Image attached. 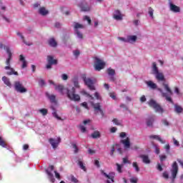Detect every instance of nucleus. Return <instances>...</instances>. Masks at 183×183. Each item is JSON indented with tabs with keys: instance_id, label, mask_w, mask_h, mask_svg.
Instances as JSON below:
<instances>
[{
	"instance_id": "1",
	"label": "nucleus",
	"mask_w": 183,
	"mask_h": 183,
	"mask_svg": "<svg viewBox=\"0 0 183 183\" xmlns=\"http://www.w3.org/2000/svg\"><path fill=\"white\" fill-rule=\"evenodd\" d=\"M5 50L8 55V58L6 60V66L4 67V69H6V71H7V72H6L7 75L18 76V71H15V69H14V68L11 67V60L12 59V52H11V49H9V47L6 46V47H5Z\"/></svg>"
},
{
	"instance_id": "2",
	"label": "nucleus",
	"mask_w": 183,
	"mask_h": 183,
	"mask_svg": "<svg viewBox=\"0 0 183 183\" xmlns=\"http://www.w3.org/2000/svg\"><path fill=\"white\" fill-rule=\"evenodd\" d=\"M162 86L166 92H164V91L161 88H157V91H159V92L162 94V97L163 98H165L167 101H168L169 102H172V99L171 98V97H172L173 93L172 90H171V88H169V85L164 82L162 84Z\"/></svg>"
},
{
	"instance_id": "3",
	"label": "nucleus",
	"mask_w": 183,
	"mask_h": 183,
	"mask_svg": "<svg viewBox=\"0 0 183 183\" xmlns=\"http://www.w3.org/2000/svg\"><path fill=\"white\" fill-rule=\"evenodd\" d=\"M152 72L153 75L155 76V78L157 81H160L162 82H164L165 81V76H164V74L158 69V66H157V63L154 62L152 65Z\"/></svg>"
},
{
	"instance_id": "4",
	"label": "nucleus",
	"mask_w": 183,
	"mask_h": 183,
	"mask_svg": "<svg viewBox=\"0 0 183 183\" xmlns=\"http://www.w3.org/2000/svg\"><path fill=\"white\" fill-rule=\"evenodd\" d=\"M67 97L70 101H74V102H79V101H81L79 94L75 93V87L67 89Z\"/></svg>"
},
{
	"instance_id": "5",
	"label": "nucleus",
	"mask_w": 183,
	"mask_h": 183,
	"mask_svg": "<svg viewBox=\"0 0 183 183\" xmlns=\"http://www.w3.org/2000/svg\"><path fill=\"white\" fill-rule=\"evenodd\" d=\"M74 34L81 41V39H84V34L79 31L80 29H82L84 28V26L82 24H80L79 23H74Z\"/></svg>"
},
{
	"instance_id": "6",
	"label": "nucleus",
	"mask_w": 183,
	"mask_h": 183,
	"mask_svg": "<svg viewBox=\"0 0 183 183\" xmlns=\"http://www.w3.org/2000/svg\"><path fill=\"white\" fill-rule=\"evenodd\" d=\"M14 89L16 91V92H19V94H25V92H28L26 88H25L24 84H22V83H21L19 81L14 82Z\"/></svg>"
},
{
	"instance_id": "7",
	"label": "nucleus",
	"mask_w": 183,
	"mask_h": 183,
	"mask_svg": "<svg viewBox=\"0 0 183 183\" xmlns=\"http://www.w3.org/2000/svg\"><path fill=\"white\" fill-rule=\"evenodd\" d=\"M105 68V62L98 57L95 58L94 60V69L96 71H101Z\"/></svg>"
},
{
	"instance_id": "8",
	"label": "nucleus",
	"mask_w": 183,
	"mask_h": 183,
	"mask_svg": "<svg viewBox=\"0 0 183 183\" xmlns=\"http://www.w3.org/2000/svg\"><path fill=\"white\" fill-rule=\"evenodd\" d=\"M170 172L172 174V177H170V179H172V182H174V181L177 178V174H178V163H177V162H174L172 164Z\"/></svg>"
},
{
	"instance_id": "9",
	"label": "nucleus",
	"mask_w": 183,
	"mask_h": 183,
	"mask_svg": "<svg viewBox=\"0 0 183 183\" xmlns=\"http://www.w3.org/2000/svg\"><path fill=\"white\" fill-rule=\"evenodd\" d=\"M149 105L152 108H154L156 112H159L161 114L164 112V109H162V107H161V106H159V104H158V103H157V102H155L154 99H151L149 102Z\"/></svg>"
},
{
	"instance_id": "10",
	"label": "nucleus",
	"mask_w": 183,
	"mask_h": 183,
	"mask_svg": "<svg viewBox=\"0 0 183 183\" xmlns=\"http://www.w3.org/2000/svg\"><path fill=\"white\" fill-rule=\"evenodd\" d=\"M54 165H50L48 169H46V174L48 175V179L52 183L55 182V177H54V174H52V171H54Z\"/></svg>"
},
{
	"instance_id": "11",
	"label": "nucleus",
	"mask_w": 183,
	"mask_h": 183,
	"mask_svg": "<svg viewBox=\"0 0 183 183\" xmlns=\"http://www.w3.org/2000/svg\"><path fill=\"white\" fill-rule=\"evenodd\" d=\"M49 142L54 149H56V148H58V145L61 144V137L50 138L49 139Z\"/></svg>"
},
{
	"instance_id": "12",
	"label": "nucleus",
	"mask_w": 183,
	"mask_h": 183,
	"mask_svg": "<svg viewBox=\"0 0 183 183\" xmlns=\"http://www.w3.org/2000/svg\"><path fill=\"white\" fill-rule=\"evenodd\" d=\"M102 174L107 179V183H114V178H115V172H110L109 174L102 171Z\"/></svg>"
},
{
	"instance_id": "13",
	"label": "nucleus",
	"mask_w": 183,
	"mask_h": 183,
	"mask_svg": "<svg viewBox=\"0 0 183 183\" xmlns=\"http://www.w3.org/2000/svg\"><path fill=\"white\" fill-rule=\"evenodd\" d=\"M79 6L83 11V12H88L91 11V5H89L86 1H82L79 4Z\"/></svg>"
},
{
	"instance_id": "14",
	"label": "nucleus",
	"mask_w": 183,
	"mask_h": 183,
	"mask_svg": "<svg viewBox=\"0 0 183 183\" xmlns=\"http://www.w3.org/2000/svg\"><path fill=\"white\" fill-rule=\"evenodd\" d=\"M84 81L91 91H94L95 89V86H94V81L92 79L85 77L84 78Z\"/></svg>"
},
{
	"instance_id": "15",
	"label": "nucleus",
	"mask_w": 183,
	"mask_h": 183,
	"mask_svg": "<svg viewBox=\"0 0 183 183\" xmlns=\"http://www.w3.org/2000/svg\"><path fill=\"white\" fill-rule=\"evenodd\" d=\"M127 37V44H135L138 37L135 35H129Z\"/></svg>"
},
{
	"instance_id": "16",
	"label": "nucleus",
	"mask_w": 183,
	"mask_h": 183,
	"mask_svg": "<svg viewBox=\"0 0 183 183\" xmlns=\"http://www.w3.org/2000/svg\"><path fill=\"white\" fill-rule=\"evenodd\" d=\"M169 9L172 12H174L175 14L180 12L181 11L179 6L172 3H169Z\"/></svg>"
},
{
	"instance_id": "17",
	"label": "nucleus",
	"mask_w": 183,
	"mask_h": 183,
	"mask_svg": "<svg viewBox=\"0 0 183 183\" xmlns=\"http://www.w3.org/2000/svg\"><path fill=\"white\" fill-rule=\"evenodd\" d=\"M144 83L150 89H157L158 88L157 84L154 83L152 81H145Z\"/></svg>"
},
{
	"instance_id": "18",
	"label": "nucleus",
	"mask_w": 183,
	"mask_h": 183,
	"mask_svg": "<svg viewBox=\"0 0 183 183\" xmlns=\"http://www.w3.org/2000/svg\"><path fill=\"white\" fill-rule=\"evenodd\" d=\"M39 14L41 15V16H46V15L49 14V11H48L45 7H40L39 9Z\"/></svg>"
},
{
	"instance_id": "19",
	"label": "nucleus",
	"mask_w": 183,
	"mask_h": 183,
	"mask_svg": "<svg viewBox=\"0 0 183 183\" xmlns=\"http://www.w3.org/2000/svg\"><path fill=\"white\" fill-rule=\"evenodd\" d=\"M19 61H20V62L22 63L21 68L24 69V68H26V66H28V62L25 59V57L24 56V55L21 54L19 56Z\"/></svg>"
},
{
	"instance_id": "20",
	"label": "nucleus",
	"mask_w": 183,
	"mask_h": 183,
	"mask_svg": "<svg viewBox=\"0 0 183 183\" xmlns=\"http://www.w3.org/2000/svg\"><path fill=\"white\" fill-rule=\"evenodd\" d=\"M114 18L116 21H122V14L119 10H116L114 14Z\"/></svg>"
},
{
	"instance_id": "21",
	"label": "nucleus",
	"mask_w": 183,
	"mask_h": 183,
	"mask_svg": "<svg viewBox=\"0 0 183 183\" xmlns=\"http://www.w3.org/2000/svg\"><path fill=\"white\" fill-rule=\"evenodd\" d=\"M122 144H123L124 148L128 149L131 147V142L129 141V137L121 141Z\"/></svg>"
},
{
	"instance_id": "22",
	"label": "nucleus",
	"mask_w": 183,
	"mask_h": 183,
	"mask_svg": "<svg viewBox=\"0 0 183 183\" xmlns=\"http://www.w3.org/2000/svg\"><path fill=\"white\" fill-rule=\"evenodd\" d=\"M154 121H155V117L152 116L146 119V124L147 127H152L154 124Z\"/></svg>"
},
{
	"instance_id": "23",
	"label": "nucleus",
	"mask_w": 183,
	"mask_h": 183,
	"mask_svg": "<svg viewBox=\"0 0 183 183\" xmlns=\"http://www.w3.org/2000/svg\"><path fill=\"white\" fill-rule=\"evenodd\" d=\"M149 138H150V139H157L161 142V144H165V141H164L159 135H150L149 136Z\"/></svg>"
},
{
	"instance_id": "24",
	"label": "nucleus",
	"mask_w": 183,
	"mask_h": 183,
	"mask_svg": "<svg viewBox=\"0 0 183 183\" xmlns=\"http://www.w3.org/2000/svg\"><path fill=\"white\" fill-rule=\"evenodd\" d=\"M107 74L110 76V79L114 81V75H115V69L112 68L107 69Z\"/></svg>"
},
{
	"instance_id": "25",
	"label": "nucleus",
	"mask_w": 183,
	"mask_h": 183,
	"mask_svg": "<svg viewBox=\"0 0 183 183\" xmlns=\"http://www.w3.org/2000/svg\"><path fill=\"white\" fill-rule=\"evenodd\" d=\"M47 62L49 64H51V65H56V64H58V61H56V59H54V57L52 56H47Z\"/></svg>"
},
{
	"instance_id": "26",
	"label": "nucleus",
	"mask_w": 183,
	"mask_h": 183,
	"mask_svg": "<svg viewBox=\"0 0 183 183\" xmlns=\"http://www.w3.org/2000/svg\"><path fill=\"white\" fill-rule=\"evenodd\" d=\"M17 36H19L21 38V39L22 40V42L24 44H25V45H27L28 46H31V45H32V43L31 42H26V41H25V38L24 37V36L22 35V33L21 32H17Z\"/></svg>"
},
{
	"instance_id": "27",
	"label": "nucleus",
	"mask_w": 183,
	"mask_h": 183,
	"mask_svg": "<svg viewBox=\"0 0 183 183\" xmlns=\"http://www.w3.org/2000/svg\"><path fill=\"white\" fill-rule=\"evenodd\" d=\"M140 158H142L144 164H151V160H149V157L147 155L142 154L140 155Z\"/></svg>"
},
{
	"instance_id": "28",
	"label": "nucleus",
	"mask_w": 183,
	"mask_h": 183,
	"mask_svg": "<svg viewBox=\"0 0 183 183\" xmlns=\"http://www.w3.org/2000/svg\"><path fill=\"white\" fill-rule=\"evenodd\" d=\"M46 98H48L49 99V101L52 103H55L56 102V97L54 94H50L49 93L46 92Z\"/></svg>"
},
{
	"instance_id": "29",
	"label": "nucleus",
	"mask_w": 183,
	"mask_h": 183,
	"mask_svg": "<svg viewBox=\"0 0 183 183\" xmlns=\"http://www.w3.org/2000/svg\"><path fill=\"white\" fill-rule=\"evenodd\" d=\"M77 165H79V168L84 171V172H86V167H85V164H84V162H82V160L79 159L77 161Z\"/></svg>"
},
{
	"instance_id": "30",
	"label": "nucleus",
	"mask_w": 183,
	"mask_h": 183,
	"mask_svg": "<svg viewBox=\"0 0 183 183\" xmlns=\"http://www.w3.org/2000/svg\"><path fill=\"white\" fill-rule=\"evenodd\" d=\"M55 89L56 91H58L61 94V95H64V85L59 84V85H55Z\"/></svg>"
},
{
	"instance_id": "31",
	"label": "nucleus",
	"mask_w": 183,
	"mask_h": 183,
	"mask_svg": "<svg viewBox=\"0 0 183 183\" xmlns=\"http://www.w3.org/2000/svg\"><path fill=\"white\" fill-rule=\"evenodd\" d=\"M49 45L53 48H55L58 44L56 43V41H55V39L51 38L49 40Z\"/></svg>"
},
{
	"instance_id": "32",
	"label": "nucleus",
	"mask_w": 183,
	"mask_h": 183,
	"mask_svg": "<svg viewBox=\"0 0 183 183\" xmlns=\"http://www.w3.org/2000/svg\"><path fill=\"white\" fill-rule=\"evenodd\" d=\"M2 81L4 82L5 85H7V86H9V88L12 86V84H11L9 79H8L6 76H3Z\"/></svg>"
},
{
	"instance_id": "33",
	"label": "nucleus",
	"mask_w": 183,
	"mask_h": 183,
	"mask_svg": "<svg viewBox=\"0 0 183 183\" xmlns=\"http://www.w3.org/2000/svg\"><path fill=\"white\" fill-rule=\"evenodd\" d=\"M174 111L177 114H181V112H182V111H183V109H182V107H181V106L174 105Z\"/></svg>"
},
{
	"instance_id": "34",
	"label": "nucleus",
	"mask_w": 183,
	"mask_h": 183,
	"mask_svg": "<svg viewBox=\"0 0 183 183\" xmlns=\"http://www.w3.org/2000/svg\"><path fill=\"white\" fill-rule=\"evenodd\" d=\"M112 122H113V124H114L115 125H117V126L122 125V121L119 120L118 119H114L112 120Z\"/></svg>"
},
{
	"instance_id": "35",
	"label": "nucleus",
	"mask_w": 183,
	"mask_h": 183,
	"mask_svg": "<svg viewBox=\"0 0 183 183\" xmlns=\"http://www.w3.org/2000/svg\"><path fill=\"white\" fill-rule=\"evenodd\" d=\"M39 112H40L41 114H42L44 117H45L48 114V109H39Z\"/></svg>"
},
{
	"instance_id": "36",
	"label": "nucleus",
	"mask_w": 183,
	"mask_h": 183,
	"mask_svg": "<svg viewBox=\"0 0 183 183\" xmlns=\"http://www.w3.org/2000/svg\"><path fill=\"white\" fill-rule=\"evenodd\" d=\"M101 137V134H99V132H94L93 134H92V137L94 139L99 138Z\"/></svg>"
},
{
	"instance_id": "37",
	"label": "nucleus",
	"mask_w": 183,
	"mask_h": 183,
	"mask_svg": "<svg viewBox=\"0 0 183 183\" xmlns=\"http://www.w3.org/2000/svg\"><path fill=\"white\" fill-rule=\"evenodd\" d=\"M93 107L95 109V111H102V109H101V105L99 104V103H97L93 104Z\"/></svg>"
},
{
	"instance_id": "38",
	"label": "nucleus",
	"mask_w": 183,
	"mask_h": 183,
	"mask_svg": "<svg viewBox=\"0 0 183 183\" xmlns=\"http://www.w3.org/2000/svg\"><path fill=\"white\" fill-rule=\"evenodd\" d=\"M116 166L117 167V171L121 174L122 172V168H124V164H119L118 163L116 164Z\"/></svg>"
},
{
	"instance_id": "39",
	"label": "nucleus",
	"mask_w": 183,
	"mask_h": 183,
	"mask_svg": "<svg viewBox=\"0 0 183 183\" xmlns=\"http://www.w3.org/2000/svg\"><path fill=\"white\" fill-rule=\"evenodd\" d=\"M132 167L133 168H134L136 172H138L139 171V167H138V163L133 162Z\"/></svg>"
},
{
	"instance_id": "40",
	"label": "nucleus",
	"mask_w": 183,
	"mask_h": 183,
	"mask_svg": "<svg viewBox=\"0 0 183 183\" xmlns=\"http://www.w3.org/2000/svg\"><path fill=\"white\" fill-rule=\"evenodd\" d=\"M71 147H72V148L74 149V154H78V151H79V149H78V147L76 146V144L73 143L71 144Z\"/></svg>"
},
{
	"instance_id": "41",
	"label": "nucleus",
	"mask_w": 183,
	"mask_h": 183,
	"mask_svg": "<svg viewBox=\"0 0 183 183\" xmlns=\"http://www.w3.org/2000/svg\"><path fill=\"white\" fill-rule=\"evenodd\" d=\"M149 15L152 19H154V9L151 7L149 8Z\"/></svg>"
},
{
	"instance_id": "42",
	"label": "nucleus",
	"mask_w": 183,
	"mask_h": 183,
	"mask_svg": "<svg viewBox=\"0 0 183 183\" xmlns=\"http://www.w3.org/2000/svg\"><path fill=\"white\" fill-rule=\"evenodd\" d=\"M0 147H2L3 148H6V144L4 141V139H2L1 137H0Z\"/></svg>"
},
{
	"instance_id": "43",
	"label": "nucleus",
	"mask_w": 183,
	"mask_h": 183,
	"mask_svg": "<svg viewBox=\"0 0 183 183\" xmlns=\"http://www.w3.org/2000/svg\"><path fill=\"white\" fill-rule=\"evenodd\" d=\"M153 147L154 149V152L155 154H159L160 151H159V147H158V145L157 144H153Z\"/></svg>"
},
{
	"instance_id": "44",
	"label": "nucleus",
	"mask_w": 183,
	"mask_h": 183,
	"mask_svg": "<svg viewBox=\"0 0 183 183\" xmlns=\"http://www.w3.org/2000/svg\"><path fill=\"white\" fill-rule=\"evenodd\" d=\"M109 95V97L112 99H114V101H117V94H115V93L110 92Z\"/></svg>"
},
{
	"instance_id": "45",
	"label": "nucleus",
	"mask_w": 183,
	"mask_h": 183,
	"mask_svg": "<svg viewBox=\"0 0 183 183\" xmlns=\"http://www.w3.org/2000/svg\"><path fill=\"white\" fill-rule=\"evenodd\" d=\"M162 123L163 125H165V127H169V122L165 119L162 120Z\"/></svg>"
},
{
	"instance_id": "46",
	"label": "nucleus",
	"mask_w": 183,
	"mask_h": 183,
	"mask_svg": "<svg viewBox=\"0 0 183 183\" xmlns=\"http://www.w3.org/2000/svg\"><path fill=\"white\" fill-rule=\"evenodd\" d=\"M70 179H71V182H74V183H78V182H79L77 180V179H76V178L74 177V175H71V176H70Z\"/></svg>"
},
{
	"instance_id": "47",
	"label": "nucleus",
	"mask_w": 183,
	"mask_h": 183,
	"mask_svg": "<svg viewBox=\"0 0 183 183\" xmlns=\"http://www.w3.org/2000/svg\"><path fill=\"white\" fill-rule=\"evenodd\" d=\"M117 39L119 41H122V42L128 43L127 37V38H125V37H118Z\"/></svg>"
},
{
	"instance_id": "48",
	"label": "nucleus",
	"mask_w": 183,
	"mask_h": 183,
	"mask_svg": "<svg viewBox=\"0 0 183 183\" xmlns=\"http://www.w3.org/2000/svg\"><path fill=\"white\" fill-rule=\"evenodd\" d=\"M131 183H138V178L137 177H132L130 178Z\"/></svg>"
},
{
	"instance_id": "49",
	"label": "nucleus",
	"mask_w": 183,
	"mask_h": 183,
	"mask_svg": "<svg viewBox=\"0 0 183 183\" xmlns=\"http://www.w3.org/2000/svg\"><path fill=\"white\" fill-rule=\"evenodd\" d=\"M84 20L87 21L89 25H91V19L88 16H84Z\"/></svg>"
},
{
	"instance_id": "50",
	"label": "nucleus",
	"mask_w": 183,
	"mask_h": 183,
	"mask_svg": "<svg viewBox=\"0 0 183 183\" xmlns=\"http://www.w3.org/2000/svg\"><path fill=\"white\" fill-rule=\"evenodd\" d=\"M74 85L76 88H79V83L78 82V79L74 80Z\"/></svg>"
},
{
	"instance_id": "51",
	"label": "nucleus",
	"mask_w": 183,
	"mask_h": 183,
	"mask_svg": "<svg viewBox=\"0 0 183 183\" xmlns=\"http://www.w3.org/2000/svg\"><path fill=\"white\" fill-rule=\"evenodd\" d=\"M39 85L40 86H45V80H44V79L39 80Z\"/></svg>"
},
{
	"instance_id": "52",
	"label": "nucleus",
	"mask_w": 183,
	"mask_h": 183,
	"mask_svg": "<svg viewBox=\"0 0 183 183\" xmlns=\"http://www.w3.org/2000/svg\"><path fill=\"white\" fill-rule=\"evenodd\" d=\"M73 54H74V56H76V58H78V56H79V54H81V53H80L79 50H74L73 51Z\"/></svg>"
},
{
	"instance_id": "53",
	"label": "nucleus",
	"mask_w": 183,
	"mask_h": 183,
	"mask_svg": "<svg viewBox=\"0 0 183 183\" xmlns=\"http://www.w3.org/2000/svg\"><path fill=\"white\" fill-rule=\"evenodd\" d=\"M79 129L81 130V132H86V128H85L84 125H80Z\"/></svg>"
},
{
	"instance_id": "54",
	"label": "nucleus",
	"mask_w": 183,
	"mask_h": 183,
	"mask_svg": "<svg viewBox=\"0 0 183 183\" xmlns=\"http://www.w3.org/2000/svg\"><path fill=\"white\" fill-rule=\"evenodd\" d=\"M54 174H55V177L57 179H61V174H59V173L58 172H56V170H54Z\"/></svg>"
},
{
	"instance_id": "55",
	"label": "nucleus",
	"mask_w": 183,
	"mask_h": 183,
	"mask_svg": "<svg viewBox=\"0 0 183 183\" xmlns=\"http://www.w3.org/2000/svg\"><path fill=\"white\" fill-rule=\"evenodd\" d=\"M61 79H63V81H66L68 79V75L66 74H61Z\"/></svg>"
},
{
	"instance_id": "56",
	"label": "nucleus",
	"mask_w": 183,
	"mask_h": 183,
	"mask_svg": "<svg viewBox=\"0 0 183 183\" xmlns=\"http://www.w3.org/2000/svg\"><path fill=\"white\" fill-rule=\"evenodd\" d=\"M3 19L4 21H6V22H7L8 24L11 23V19L5 16H2Z\"/></svg>"
},
{
	"instance_id": "57",
	"label": "nucleus",
	"mask_w": 183,
	"mask_h": 183,
	"mask_svg": "<svg viewBox=\"0 0 183 183\" xmlns=\"http://www.w3.org/2000/svg\"><path fill=\"white\" fill-rule=\"evenodd\" d=\"M173 142H174V144L176 145V147H179V142L175 139V138H173Z\"/></svg>"
},
{
	"instance_id": "58",
	"label": "nucleus",
	"mask_w": 183,
	"mask_h": 183,
	"mask_svg": "<svg viewBox=\"0 0 183 183\" xmlns=\"http://www.w3.org/2000/svg\"><path fill=\"white\" fill-rule=\"evenodd\" d=\"M52 115L53 117H54V118H56V119H61V118H59V117H58V114H56V112H52Z\"/></svg>"
},
{
	"instance_id": "59",
	"label": "nucleus",
	"mask_w": 183,
	"mask_h": 183,
	"mask_svg": "<svg viewBox=\"0 0 183 183\" xmlns=\"http://www.w3.org/2000/svg\"><path fill=\"white\" fill-rule=\"evenodd\" d=\"M163 177L165 178V179H168V178H169V175L168 174V173L167 172H164L163 173Z\"/></svg>"
},
{
	"instance_id": "60",
	"label": "nucleus",
	"mask_w": 183,
	"mask_h": 183,
	"mask_svg": "<svg viewBox=\"0 0 183 183\" xmlns=\"http://www.w3.org/2000/svg\"><path fill=\"white\" fill-rule=\"evenodd\" d=\"M165 149H166V152H167V154H169V149H170V146H169V144H167V145L165 146Z\"/></svg>"
},
{
	"instance_id": "61",
	"label": "nucleus",
	"mask_w": 183,
	"mask_h": 183,
	"mask_svg": "<svg viewBox=\"0 0 183 183\" xmlns=\"http://www.w3.org/2000/svg\"><path fill=\"white\" fill-rule=\"evenodd\" d=\"M167 159V156L166 155H161L160 156V161L162 162L163 161H165Z\"/></svg>"
},
{
	"instance_id": "62",
	"label": "nucleus",
	"mask_w": 183,
	"mask_h": 183,
	"mask_svg": "<svg viewBox=\"0 0 183 183\" xmlns=\"http://www.w3.org/2000/svg\"><path fill=\"white\" fill-rule=\"evenodd\" d=\"M177 162H179V165L183 168V160L181 159H177Z\"/></svg>"
},
{
	"instance_id": "63",
	"label": "nucleus",
	"mask_w": 183,
	"mask_h": 183,
	"mask_svg": "<svg viewBox=\"0 0 183 183\" xmlns=\"http://www.w3.org/2000/svg\"><path fill=\"white\" fill-rule=\"evenodd\" d=\"M133 24L135 25V26H138L139 25V20H134Z\"/></svg>"
},
{
	"instance_id": "64",
	"label": "nucleus",
	"mask_w": 183,
	"mask_h": 183,
	"mask_svg": "<svg viewBox=\"0 0 183 183\" xmlns=\"http://www.w3.org/2000/svg\"><path fill=\"white\" fill-rule=\"evenodd\" d=\"M94 97L97 98V99H101V97L99 96V93L96 92L94 94Z\"/></svg>"
}]
</instances>
